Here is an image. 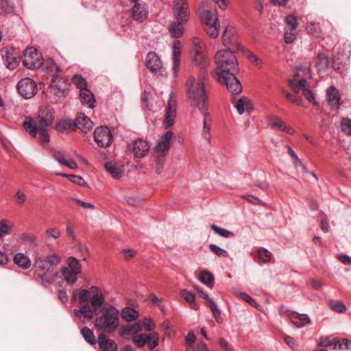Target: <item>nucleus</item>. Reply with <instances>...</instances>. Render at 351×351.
<instances>
[{"label": "nucleus", "instance_id": "f257e3e1", "mask_svg": "<svg viewBox=\"0 0 351 351\" xmlns=\"http://www.w3.org/2000/svg\"><path fill=\"white\" fill-rule=\"evenodd\" d=\"M188 95L191 105L197 106L204 117L202 136L210 143L211 120L209 119L210 112L208 108V98L203 82H199L196 86L193 82L192 86H189Z\"/></svg>", "mask_w": 351, "mask_h": 351}, {"label": "nucleus", "instance_id": "f03ea898", "mask_svg": "<svg viewBox=\"0 0 351 351\" xmlns=\"http://www.w3.org/2000/svg\"><path fill=\"white\" fill-rule=\"evenodd\" d=\"M119 311L112 305H106L95 312V327L102 332L111 333L119 326Z\"/></svg>", "mask_w": 351, "mask_h": 351}, {"label": "nucleus", "instance_id": "7ed1b4c3", "mask_svg": "<svg viewBox=\"0 0 351 351\" xmlns=\"http://www.w3.org/2000/svg\"><path fill=\"white\" fill-rule=\"evenodd\" d=\"M214 62L219 71L217 73L218 77L219 75H227L238 72V61L235 55L231 51V49L218 51L215 55Z\"/></svg>", "mask_w": 351, "mask_h": 351}, {"label": "nucleus", "instance_id": "20e7f679", "mask_svg": "<svg viewBox=\"0 0 351 351\" xmlns=\"http://www.w3.org/2000/svg\"><path fill=\"white\" fill-rule=\"evenodd\" d=\"M60 71V67L55 64L52 59H45V74L53 77L49 89L58 96L63 95L69 86L67 80L58 75Z\"/></svg>", "mask_w": 351, "mask_h": 351}, {"label": "nucleus", "instance_id": "39448f33", "mask_svg": "<svg viewBox=\"0 0 351 351\" xmlns=\"http://www.w3.org/2000/svg\"><path fill=\"white\" fill-rule=\"evenodd\" d=\"M199 15L205 25V31L207 34L213 38L219 36V19L215 10L210 11L206 9L199 10Z\"/></svg>", "mask_w": 351, "mask_h": 351}, {"label": "nucleus", "instance_id": "423d86ee", "mask_svg": "<svg viewBox=\"0 0 351 351\" xmlns=\"http://www.w3.org/2000/svg\"><path fill=\"white\" fill-rule=\"evenodd\" d=\"M174 134L173 131L168 130L162 134L158 139L154 147L156 158L158 165L162 167L165 161L166 156L170 149L171 142L173 138Z\"/></svg>", "mask_w": 351, "mask_h": 351}, {"label": "nucleus", "instance_id": "0eeeda50", "mask_svg": "<svg viewBox=\"0 0 351 351\" xmlns=\"http://www.w3.org/2000/svg\"><path fill=\"white\" fill-rule=\"evenodd\" d=\"M87 291L86 289H82L79 293V302L80 308L74 310V314L82 323H85L86 321L90 320L93 318L95 315V311L89 304V302L86 300Z\"/></svg>", "mask_w": 351, "mask_h": 351}, {"label": "nucleus", "instance_id": "6e6552de", "mask_svg": "<svg viewBox=\"0 0 351 351\" xmlns=\"http://www.w3.org/2000/svg\"><path fill=\"white\" fill-rule=\"evenodd\" d=\"M23 125L32 137L36 138L38 135V141L41 145L44 143V117L40 114L36 119L26 117Z\"/></svg>", "mask_w": 351, "mask_h": 351}, {"label": "nucleus", "instance_id": "1a4fd4ad", "mask_svg": "<svg viewBox=\"0 0 351 351\" xmlns=\"http://www.w3.org/2000/svg\"><path fill=\"white\" fill-rule=\"evenodd\" d=\"M193 61L195 64L198 66L200 68L199 71V79L197 82H195V80L194 77H191L187 81V86L188 89L189 88V86H192V83L193 82L194 86H197V83L200 81H202L204 84V87H205V83L204 81L206 80L208 75L206 72V67L208 65L209 61L208 58V56L206 53H194L193 54ZM206 89V88H204Z\"/></svg>", "mask_w": 351, "mask_h": 351}, {"label": "nucleus", "instance_id": "9d476101", "mask_svg": "<svg viewBox=\"0 0 351 351\" xmlns=\"http://www.w3.org/2000/svg\"><path fill=\"white\" fill-rule=\"evenodd\" d=\"M22 59L24 66L32 70L40 69L43 63L41 54H38L34 47L27 48L23 52Z\"/></svg>", "mask_w": 351, "mask_h": 351}, {"label": "nucleus", "instance_id": "9b49d317", "mask_svg": "<svg viewBox=\"0 0 351 351\" xmlns=\"http://www.w3.org/2000/svg\"><path fill=\"white\" fill-rule=\"evenodd\" d=\"M67 264L68 266L62 269V276L66 282L74 284L77 281L76 276L82 271V267L79 261L73 256L68 258Z\"/></svg>", "mask_w": 351, "mask_h": 351}, {"label": "nucleus", "instance_id": "f8f14e48", "mask_svg": "<svg viewBox=\"0 0 351 351\" xmlns=\"http://www.w3.org/2000/svg\"><path fill=\"white\" fill-rule=\"evenodd\" d=\"M237 73H232L227 75H219L218 81L226 85L228 90L232 95H238L242 91V86L240 81L236 77Z\"/></svg>", "mask_w": 351, "mask_h": 351}, {"label": "nucleus", "instance_id": "ddd939ff", "mask_svg": "<svg viewBox=\"0 0 351 351\" xmlns=\"http://www.w3.org/2000/svg\"><path fill=\"white\" fill-rule=\"evenodd\" d=\"M17 89L20 95L25 99L32 97L37 93L36 82L29 77L21 80L17 84Z\"/></svg>", "mask_w": 351, "mask_h": 351}, {"label": "nucleus", "instance_id": "4468645a", "mask_svg": "<svg viewBox=\"0 0 351 351\" xmlns=\"http://www.w3.org/2000/svg\"><path fill=\"white\" fill-rule=\"evenodd\" d=\"M158 334L152 332L150 334H140L133 337L134 343L140 348L143 347L145 344L149 346L150 350L154 349L158 345Z\"/></svg>", "mask_w": 351, "mask_h": 351}, {"label": "nucleus", "instance_id": "2eb2a0df", "mask_svg": "<svg viewBox=\"0 0 351 351\" xmlns=\"http://www.w3.org/2000/svg\"><path fill=\"white\" fill-rule=\"evenodd\" d=\"M112 138L111 132L107 126L99 127L94 132V139L100 147H109L112 144Z\"/></svg>", "mask_w": 351, "mask_h": 351}, {"label": "nucleus", "instance_id": "dca6fc26", "mask_svg": "<svg viewBox=\"0 0 351 351\" xmlns=\"http://www.w3.org/2000/svg\"><path fill=\"white\" fill-rule=\"evenodd\" d=\"M86 290L88 292L86 300L91 303L95 311L97 312L105 302L103 293L99 287L95 286L91 287L88 290Z\"/></svg>", "mask_w": 351, "mask_h": 351}, {"label": "nucleus", "instance_id": "f3484780", "mask_svg": "<svg viewBox=\"0 0 351 351\" xmlns=\"http://www.w3.org/2000/svg\"><path fill=\"white\" fill-rule=\"evenodd\" d=\"M221 39L223 45L226 47L235 51L243 50V47L238 42L236 36H234V30L233 27H227L222 34Z\"/></svg>", "mask_w": 351, "mask_h": 351}, {"label": "nucleus", "instance_id": "a211bd4d", "mask_svg": "<svg viewBox=\"0 0 351 351\" xmlns=\"http://www.w3.org/2000/svg\"><path fill=\"white\" fill-rule=\"evenodd\" d=\"M174 17L181 23L188 21L189 11L186 0H174L173 7Z\"/></svg>", "mask_w": 351, "mask_h": 351}, {"label": "nucleus", "instance_id": "6ab92c4d", "mask_svg": "<svg viewBox=\"0 0 351 351\" xmlns=\"http://www.w3.org/2000/svg\"><path fill=\"white\" fill-rule=\"evenodd\" d=\"M176 117V100L171 94L166 108L165 119L163 122V126L165 129H168L173 125Z\"/></svg>", "mask_w": 351, "mask_h": 351}, {"label": "nucleus", "instance_id": "aec40b11", "mask_svg": "<svg viewBox=\"0 0 351 351\" xmlns=\"http://www.w3.org/2000/svg\"><path fill=\"white\" fill-rule=\"evenodd\" d=\"M176 117V100L171 94L166 108L165 119L163 122V126L165 129H168L173 125Z\"/></svg>", "mask_w": 351, "mask_h": 351}, {"label": "nucleus", "instance_id": "412c9836", "mask_svg": "<svg viewBox=\"0 0 351 351\" xmlns=\"http://www.w3.org/2000/svg\"><path fill=\"white\" fill-rule=\"evenodd\" d=\"M267 124L270 128L275 130L285 132L291 135L294 134V130L288 126L285 122L278 116H270L267 119Z\"/></svg>", "mask_w": 351, "mask_h": 351}, {"label": "nucleus", "instance_id": "4be33fe9", "mask_svg": "<svg viewBox=\"0 0 351 351\" xmlns=\"http://www.w3.org/2000/svg\"><path fill=\"white\" fill-rule=\"evenodd\" d=\"M145 64L147 69L151 72L157 73L162 71V62L155 52H149L146 56Z\"/></svg>", "mask_w": 351, "mask_h": 351}, {"label": "nucleus", "instance_id": "5701e85b", "mask_svg": "<svg viewBox=\"0 0 351 351\" xmlns=\"http://www.w3.org/2000/svg\"><path fill=\"white\" fill-rule=\"evenodd\" d=\"M53 158L60 164L67 167L71 169H75L77 167V163L65 152L59 151H52Z\"/></svg>", "mask_w": 351, "mask_h": 351}, {"label": "nucleus", "instance_id": "b1692460", "mask_svg": "<svg viewBox=\"0 0 351 351\" xmlns=\"http://www.w3.org/2000/svg\"><path fill=\"white\" fill-rule=\"evenodd\" d=\"M75 128H77L84 133L90 131L93 128V122L86 115L80 113L75 120Z\"/></svg>", "mask_w": 351, "mask_h": 351}, {"label": "nucleus", "instance_id": "393cba45", "mask_svg": "<svg viewBox=\"0 0 351 351\" xmlns=\"http://www.w3.org/2000/svg\"><path fill=\"white\" fill-rule=\"evenodd\" d=\"M150 145L149 143L143 139L136 140L133 145L132 152L136 158L144 157L149 151Z\"/></svg>", "mask_w": 351, "mask_h": 351}, {"label": "nucleus", "instance_id": "a878e982", "mask_svg": "<svg viewBox=\"0 0 351 351\" xmlns=\"http://www.w3.org/2000/svg\"><path fill=\"white\" fill-rule=\"evenodd\" d=\"M147 7L143 3H136L132 8V19L136 21L142 22L147 17Z\"/></svg>", "mask_w": 351, "mask_h": 351}, {"label": "nucleus", "instance_id": "bb28decb", "mask_svg": "<svg viewBox=\"0 0 351 351\" xmlns=\"http://www.w3.org/2000/svg\"><path fill=\"white\" fill-rule=\"evenodd\" d=\"M182 45L179 40H175L173 43L172 56H173V66L172 70L174 74H176L178 71V67L180 62Z\"/></svg>", "mask_w": 351, "mask_h": 351}, {"label": "nucleus", "instance_id": "cd10ccee", "mask_svg": "<svg viewBox=\"0 0 351 351\" xmlns=\"http://www.w3.org/2000/svg\"><path fill=\"white\" fill-rule=\"evenodd\" d=\"M234 106L239 114H242L245 112H250L253 110V105L250 99L245 96L237 99Z\"/></svg>", "mask_w": 351, "mask_h": 351}, {"label": "nucleus", "instance_id": "c85d7f7f", "mask_svg": "<svg viewBox=\"0 0 351 351\" xmlns=\"http://www.w3.org/2000/svg\"><path fill=\"white\" fill-rule=\"evenodd\" d=\"M340 99V94L335 86H331L327 89L326 100L330 106L338 107Z\"/></svg>", "mask_w": 351, "mask_h": 351}, {"label": "nucleus", "instance_id": "c756f323", "mask_svg": "<svg viewBox=\"0 0 351 351\" xmlns=\"http://www.w3.org/2000/svg\"><path fill=\"white\" fill-rule=\"evenodd\" d=\"M289 316L291 322L298 328L304 327L311 322V319L306 314H300L293 312Z\"/></svg>", "mask_w": 351, "mask_h": 351}, {"label": "nucleus", "instance_id": "7c9ffc66", "mask_svg": "<svg viewBox=\"0 0 351 351\" xmlns=\"http://www.w3.org/2000/svg\"><path fill=\"white\" fill-rule=\"evenodd\" d=\"M80 98L82 104L90 108H94V95L88 88H82L80 90Z\"/></svg>", "mask_w": 351, "mask_h": 351}, {"label": "nucleus", "instance_id": "2f4dec72", "mask_svg": "<svg viewBox=\"0 0 351 351\" xmlns=\"http://www.w3.org/2000/svg\"><path fill=\"white\" fill-rule=\"evenodd\" d=\"M62 256L53 253L45 257V269L47 271L53 272L54 269L61 263Z\"/></svg>", "mask_w": 351, "mask_h": 351}, {"label": "nucleus", "instance_id": "473e14b6", "mask_svg": "<svg viewBox=\"0 0 351 351\" xmlns=\"http://www.w3.org/2000/svg\"><path fill=\"white\" fill-rule=\"evenodd\" d=\"M98 343L102 351H117V346L115 342L107 339L104 335H101L98 339Z\"/></svg>", "mask_w": 351, "mask_h": 351}, {"label": "nucleus", "instance_id": "72a5a7b5", "mask_svg": "<svg viewBox=\"0 0 351 351\" xmlns=\"http://www.w3.org/2000/svg\"><path fill=\"white\" fill-rule=\"evenodd\" d=\"M314 62L315 66L319 71H325L329 67V58L325 53H318L315 57Z\"/></svg>", "mask_w": 351, "mask_h": 351}, {"label": "nucleus", "instance_id": "f704fd0d", "mask_svg": "<svg viewBox=\"0 0 351 351\" xmlns=\"http://www.w3.org/2000/svg\"><path fill=\"white\" fill-rule=\"evenodd\" d=\"M75 128V122L71 119H64L58 122L56 125V130L58 132L66 133L73 130Z\"/></svg>", "mask_w": 351, "mask_h": 351}, {"label": "nucleus", "instance_id": "c9c22d12", "mask_svg": "<svg viewBox=\"0 0 351 351\" xmlns=\"http://www.w3.org/2000/svg\"><path fill=\"white\" fill-rule=\"evenodd\" d=\"M199 280L202 283L206 285L210 289H212L214 287V276L208 270H203L200 272Z\"/></svg>", "mask_w": 351, "mask_h": 351}, {"label": "nucleus", "instance_id": "e433bc0d", "mask_svg": "<svg viewBox=\"0 0 351 351\" xmlns=\"http://www.w3.org/2000/svg\"><path fill=\"white\" fill-rule=\"evenodd\" d=\"M192 51L194 53H204L206 51V44L204 40L199 37H193L191 39Z\"/></svg>", "mask_w": 351, "mask_h": 351}, {"label": "nucleus", "instance_id": "4c0bfd02", "mask_svg": "<svg viewBox=\"0 0 351 351\" xmlns=\"http://www.w3.org/2000/svg\"><path fill=\"white\" fill-rule=\"evenodd\" d=\"M184 24L178 21V23L173 22L169 25L168 29L172 37L179 38L183 35Z\"/></svg>", "mask_w": 351, "mask_h": 351}, {"label": "nucleus", "instance_id": "58836bf2", "mask_svg": "<svg viewBox=\"0 0 351 351\" xmlns=\"http://www.w3.org/2000/svg\"><path fill=\"white\" fill-rule=\"evenodd\" d=\"M120 315L124 320L128 322L135 320L138 317V313L130 307L123 308Z\"/></svg>", "mask_w": 351, "mask_h": 351}, {"label": "nucleus", "instance_id": "ea45409f", "mask_svg": "<svg viewBox=\"0 0 351 351\" xmlns=\"http://www.w3.org/2000/svg\"><path fill=\"white\" fill-rule=\"evenodd\" d=\"M105 169L114 178H120L123 175L121 169L112 162H106L105 164Z\"/></svg>", "mask_w": 351, "mask_h": 351}, {"label": "nucleus", "instance_id": "a19ab883", "mask_svg": "<svg viewBox=\"0 0 351 351\" xmlns=\"http://www.w3.org/2000/svg\"><path fill=\"white\" fill-rule=\"evenodd\" d=\"M14 262L16 265L23 269H27L31 265L30 261L27 256L21 253H18L15 255Z\"/></svg>", "mask_w": 351, "mask_h": 351}, {"label": "nucleus", "instance_id": "79ce46f5", "mask_svg": "<svg viewBox=\"0 0 351 351\" xmlns=\"http://www.w3.org/2000/svg\"><path fill=\"white\" fill-rule=\"evenodd\" d=\"M289 83L295 93H299L306 85V80L305 78L298 79L297 76L295 75L293 80L289 81Z\"/></svg>", "mask_w": 351, "mask_h": 351}, {"label": "nucleus", "instance_id": "37998d69", "mask_svg": "<svg viewBox=\"0 0 351 351\" xmlns=\"http://www.w3.org/2000/svg\"><path fill=\"white\" fill-rule=\"evenodd\" d=\"M142 330V325L139 323H134L125 328H123L121 332V335L124 337L130 334H136Z\"/></svg>", "mask_w": 351, "mask_h": 351}, {"label": "nucleus", "instance_id": "c03bdc74", "mask_svg": "<svg viewBox=\"0 0 351 351\" xmlns=\"http://www.w3.org/2000/svg\"><path fill=\"white\" fill-rule=\"evenodd\" d=\"M56 174L60 176L67 178L71 182L80 186H84L86 184L84 179L80 176L71 175L62 173H56Z\"/></svg>", "mask_w": 351, "mask_h": 351}, {"label": "nucleus", "instance_id": "a18cd8bd", "mask_svg": "<svg viewBox=\"0 0 351 351\" xmlns=\"http://www.w3.org/2000/svg\"><path fill=\"white\" fill-rule=\"evenodd\" d=\"M4 63L6 67L10 70L14 69L18 65V60L12 54L6 53L3 56Z\"/></svg>", "mask_w": 351, "mask_h": 351}, {"label": "nucleus", "instance_id": "49530a36", "mask_svg": "<svg viewBox=\"0 0 351 351\" xmlns=\"http://www.w3.org/2000/svg\"><path fill=\"white\" fill-rule=\"evenodd\" d=\"M329 306L335 312L342 313L346 312V306L342 301H335L330 300L328 302Z\"/></svg>", "mask_w": 351, "mask_h": 351}, {"label": "nucleus", "instance_id": "de8ad7c7", "mask_svg": "<svg viewBox=\"0 0 351 351\" xmlns=\"http://www.w3.org/2000/svg\"><path fill=\"white\" fill-rule=\"evenodd\" d=\"M306 29L308 33L315 36H319L322 32L320 23L313 21L308 23Z\"/></svg>", "mask_w": 351, "mask_h": 351}, {"label": "nucleus", "instance_id": "09e8293b", "mask_svg": "<svg viewBox=\"0 0 351 351\" xmlns=\"http://www.w3.org/2000/svg\"><path fill=\"white\" fill-rule=\"evenodd\" d=\"M81 334L82 335L84 339L90 344L95 345L96 343V340L95 338L94 333L92 330L89 329L87 327H84L81 330Z\"/></svg>", "mask_w": 351, "mask_h": 351}, {"label": "nucleus", "instance_id": "8fccbe9b", "mask_svg": "<svg viewBox=\"0 0 351 351\" xmlns=\"http://www.w3.org/2000/svg\"><path fill=\"white\" fill-rule=\"evenodd\" d=\"M257 257L262 263H267L271 259L272 254L267 249L263 247L257 252Z\"/></svg>", "mask_w": 351, "mask_h": 351}, {"label": "nucleus", "instance_id": "3c124183", "mask_svg": "<svg viewBox=\"0 0 351 351\" xmlns=\"http://www.w3.org/2000/svg\"><path fill=\"white\" fill-rule=\"evenodd\" d=\"M244 53L248 58L249 61L252 63L254 66L261 68L262 66V60L253 52L250 51L248 49H245L244 51Z\"/></svg>", "mask_w": 351, "mask_h": 351}, {"label": "nucleus", "instance_id": "603ef678", "mask_svg": "<svg viewBox=\"0 0 351 351\" xmlns=\"http://www.w3.org/2000/svg\"><path fill=\"white\" fill-rule=\"evenodd\" d=\"M235 295L241 298L243 300H245L247 303H249L251 306L255 307L256 308H259V304L257 303V302L253 299L251 296H250L248 294H247L245 292H239V293H235Z\"/></svg>", "mask_w": 351, "mask_h": 351}, {"label": "nucleus", "instance_id": "864d4df0", "mask_svg": "<svg viewBox=\"0 0 351 351\" xmlns=\"http://www.w3.org/2000/svg\"><path fill=\"white\" fill-rule=\"evenodd\" d=\"M210 228L217 234L220 235L222 237L228 238L230 237H233L234 233L222 228L218 227L215 224H212L210 226Z\"/></svg>", "mask_w": 351, "mask_h": 351}, {"label": "nucleus", "instance_id": "5fc2aeb1", "mask_svg": "<svg viewBox=\"0 0 351 351\" xmlns=\"http://www.w3.org/2000/svg\"><path fill=\"white\" fill-rule=\"evenodd\" d=\"M73 82L80 90H82V88H87L86 80L80 75H75L73 77Z\"/></svg>", "mask_w": 351, "mask_h": 351}, {"label": "nucleus", "instance_id": "6e6d98bb", "mask_svg": "<svg viewBox=\"0 0 351 351\" xmlns=\"http://www.w3.org/2000/svg\"><path fill=\"white\" fill-rule=\"evenodd\" d=\"M319 226L322 230L324 232H328L330 230L328 219L326 214L321 213L319 216Z\"/></svg>", "mask_w": 351, "mask_h": 351}, {"label": "nucleus", "instance_id": "4d7b16f0", "mask_svg": "<svg viewBox=\"0 0 351 351\" xmlns=\"http://www.w3.org/2000/svg\"><path fill=\"white\" fill-rule=\"evenodd\" d=\"M208 302L209 307L213 313V315L214 317L216 319L217 322H219L220 318L221 312L218 309L216 303L210 298H208V300H206Z\"/></svg>", "mask_w": 351, "mask_h": 351}, {"label": "nucleus", "instance_id": "13d9d810", "mask_svg": "<svg viewBox=\"0 0 351 351\" xmlns=\"http://www.w3.org/2000/svg\"><path fill=\"white\" fill-rule=\"evenodd\" d=\"M285 21L286 24L289 27V31L294 30L298 25L296 17L293 15H289L285 17Z\"/></svg>", "mask_w": 351, "mask_h": 351}, {"label": "nucleus", "instance_id": "bf43d9fd", "mask_svg": "<svg viewBox=\"0 0 351 351\" xmlns=\"http://www.w3.org/2000/svg\"><path fill=\"white\" fill-rule=\"evenodd\" d=\"M208 247L210 250L218 256L227 257L228 256V253L225 250L221 248L217 245L210 244Z\"/></svg>", "mask_w": 351, "mask_h": 351}, {"label": "nucleus", "instance_id": "052dcab7", "mask_svg": "<svg viewBox=\"0 0 351 351\" xmlns=\"http://www.w3.org/2000/svg\"><path fill=\"white\" fill-rule=\"evenodd\" d=\"M341 129L347 135L351 136V119L343 118L341 122Z\"/></svg>", "mask_w": 351, "mask_h": 351}, {"label": "nucleus", "instance_id": "680f3d73", "mask_svg": "<svg viewBox=\"0 0 351 351\" xmlns=\"http://www.w3.org/2000/svg\"><path fill=\"white\" fill-rule=\"evenodd\" d=\"M60 236V231L58 228H49L45 231V241L50 238L57 239Z\"/></svg>", "mask_w": 351, "mask_h": 351}, {"label": "nucleus", "instance_id": "e2e57ef3", "mask_svg": "<svg viewBox=\"0 0 351 351\" xmlns=\"http://www.w3.org/2000/svg\"><path fill=\"white\" fill-rule=\"evenodd\" d=\"M0 8L5 13H11L14 10L13 3L10 0H1Z\"/></svg>", "mask_w": 351, "mask_h": 351}, {"label": "nucleus", "instance_id": "0e129e2a", "mask_svg": "<svg viewBox=\"0 0 351 351\" xmlns=\"http://www.w3.org/2000/svg\"><path fill=\"white\" fill-rule=\"evenodd\" d=\"M12 226L6 219H3L0 221V237L2 234H8L10 230H11Z\"/></svg>", "mask_w": 351, "mask_h": 351}, {"label": "nucleus", "instance_id": "69168bd1", "mask_svg": "<svg viewBox=\"0 0 351 351\" xmlns=\"http://www.w3.org/2000/svg\"><path fill=\"white\" fill-rule=\"evenodd\" d=\"M180 296L189 304H192L195 302L194 295L186 289L180 291Z\"/></svg>", "mask_w": 351, "mask_h": 351}, {"label": "nucleus", "instance_id": "338daca9", "mask_svg": "<svg viewBox=\"0 0 351 351\" xmlns=\"http://www.w3.org/2000/svg\"><path fill=\"white\" fill-rule=\"evenodd\" d=\"M241 198L253 204L263 205V202L259 198L251 194L243 195L241 196Z\"/></svg>", "mask_w": 351, "mask_h": 351}, {"label": "nucleus", "instance_id": "774afa93", "mask_svg": "<svg viewBox=\"0 0 351 351\" xmlns=\"http://www.w3.org/2000/svg\"><path fill=\"white\" fill-rule=\"evenodd\" d=\"M142 326L146 331L150 332L154 330L156 325L153 320L150 318H145L143 320Z\"/></svg>", "mask_w": 351, "mask_h": 351}]
</instances>
